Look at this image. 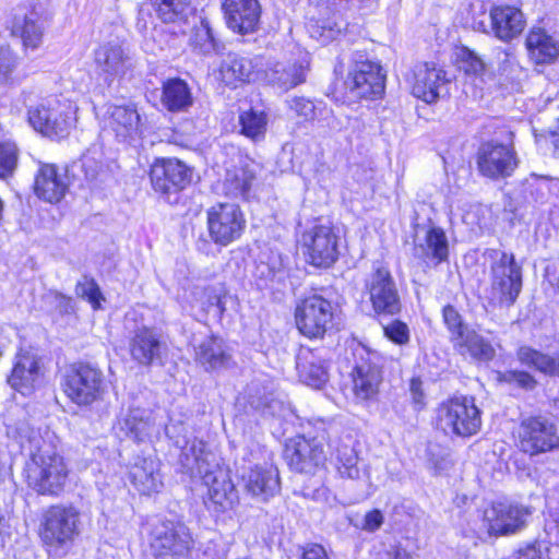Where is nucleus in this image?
I'll use <instances>...</instances> for the list:
<instances>
[{
	"mask_svg": "<svg viewBox=\"0 0 559 559\" xmlns=\"http://www.w3.org/2000/svg\"><path fill=\"white\" fill-rule=\"evenodd\" d=\"M24 104L29 124L45 136L64 138L75 124L76 107L69 99L47 96L35 103L29 94Z\"/></svg>",
	"mask_w": 559,
	"mask_h": 559,
	"instance_id": "nucleus-1",
	"label": "nucleus"
},
{
	"mask_svg": "<svg viewBox=\"0 0 559 559\" xmlns=\"http://www.w3.org/2000/svg\"><path fill=\"white\" fill-rule=\"evenodd\" d=\"M435 428L449 437L469 438L481 427V412L469 395L449 397L435 408Z\"/></svg>",
	"mask_w": 559,
	"mask_h": 559,
	"instance_id": "nucleus-2",
	"label": "nucleus"
},
{
	"mask_svg": "<svg viewBox=\"0 0 559 559\" xmlns=\"http://www.w3.org/2000/svg\"><path fill=\"white\" fill-rule=\"evenodd\" d=\"M25 475L28 486L35 491L55 496L66 485L68 467L63 457L50 444L43 443V447L31 453Z\"/></svg>",
	"mask_w": 559,
	"mask_h": 559,
	"instance_id": "nucleus-3",
	"label": "nucleus"
},
{
	"mask_svg": "<svg viewBox=\"0 0 559 559\" xmlns=\"http://www.w3.org/2000/svg\"><path fill=\"white\" fill-rule=\"evenodd\" d=\"M491 299L504 306L515 302L522 289V266L513 253L491 250Z\"/></svg>",
	"mask_w": 559,
	"mask_h": 559,
	"instance_id": "nucleus-4",
	"label": "nucleus"
},
{
	"mask_svg": "<svg viewBox=\"0 0 559 559\" xmlns=\"http://www.w3.org/2000/svg\"><path fill=\"white\" fill-rule=\"evenodd\" d=\"M246 224L245 213L236 203L218 202L206 211L209 237L215 245L226 247L238 240Z\"/></svg>",
	"mask_w": 559,
	"mask_h": 559,
	"instance_id": "nucleus-5",
	"label": "nucleus"
},
{
	"mask_svg": "<svg viewBox=\"0 0 559 559\" xmlns=\"http://www.w3.org/2000/svg\"><path fill=\"white\" fill-rule=\"evenodd\" d=\"M518 449L536 456L559 448V432L556 424L544 417L523 419L515 432Z\"/></svg>",
	"mask_w": 559,
	"mask_h": 559,
	"instance_id": "nucleus-6",
	"label": "nucleus"
},
{
	"mask_svg": "<svg viewBox=\"0 0 559 559\" xmlns=\"http://www.w3.org/2000/svg\"><path fill=\"white\" fill-rule=\"evenodd\" d=\"M295 320L302 335L319 338L333 328L334 309L330 300L316 294L310 295L297 304Z\"/></svg>",
	"mask_w": 559,
	"mask_h": 559,
	"instance_id": "nucleus-7",
	"label": "nucleus"
},
{
	"mask_svg": "<svg viewBox=\"0 0 559 559\" xmlns=\"http://www.w3.org/2000/svg\"><path fill=\"white\" fill-rule=\"evenodd\" d=\"M104 392L103 372L90 364L72 365L64 376V393L78 405H90Z\"/></svg>",
	"mask_w": 559,
	"mask_h": 559,
	"instance_id": "nucleus-8",
	"label": "nucleus"
},
{
	"mask_svg": "<svg viewBox=\"0 0 559 559\" xmlns=\"http://www.w3.org/2000/svg\"><path fill=\"white\" fill-rule=\"evenodd\" d=\"M80 513L73 507H49L43 514L40 538L49 546H63L79 535Z\"/></svg>",
	"mask_w": 559,
	"mask_h": 559,
	"instance_id": "nucleus-9",
	"label": "nucleus"
},
{
	"mask_svg": "<svg viewBox=\"0 0 559 559\" xmlns=\"http://www.w3.org/2000/svg\"><path fill=\"white\" fill-rule=\"evenodd\" d=\"M193 537L180 521H158L153 525L150 549L158 559L164 556H183L193 547Z\"/></svg>",
	"mask_w": 559,
	"mask_h": 559,
	"instance_id": "nucleus-10",
	"label": "nucleus"
},
{
	"mask_svg": "<svg viewBox=\"0 0 559 559\" xmlns=\"http://www.w3.org/2000/svg\"><path fill=\"white\" fill-rule=\"evenodd\" d=\"M340 237L331 224H317L301 235V246L314 266L329 267L338 258Z\"/></svg>",
	"mask_w": 559,
	"mask_h": 559,
	"instance_id": "nucleus-11",
	"label": "nucleus"
},
{
	"mask_svg": "<svg viewBox=\"0 0 559 559\" xmlns=\"http://www.w3.org/2000/svg\"><path fill=\"white\" fill-rule=\"evenodd\" d=\"M519 160L512 144L495 141L484 143L477 155L479 173L490 179L510 177L516 169Z\"/></svg>",
	"mask_w": 559,
	"mask_h": 559,
	"instance_id": "nucleus-12",
	"label": "nucleus"
},
{
	"mask_svg": "<svg viewBox=\"0 0 559 559\" xmlns=\"http://www.w3.org/2000/svg\"><path fill=\"white\" fill-rule=\"evenodd\" d=\"M284 456L292 469L312 474L325 462L322 441L318 438L296 436L287 441Z\"/></svg>",
	"mask_w": 559,
	"mask_h": 559,
	"instance_id": "nucleus-13",
	"label": "nucleus"
},
{
	"mask_svg": "<svg viewBox=\"0 0 559 559\" xmlns=\"http://www.w3.org/2000/svg\"><path fill=\"white\" fill-rule=\"evenodd\" d=\"M350 92L361 98L379 97L385 87V74L378 62L356 60L346 80Z\"/></svg>",
	"mask_w": 559,
	"mask_h": 559,
	"instance_id": "nucleus-14",
	"label": "nucleus"
},
{
	"mask_svg": "<svg viewBox=\"0 0 559 559\" xmlns=\"http://www.w3.org/2000/svg\"><path fill=\"white\" fill-rule=\"evenodd\" d=\"M369 299L377 313L396 314L401 310V300L390 271L378 266L366 283Z\"/></svg>",
	"mask_w": 559,
	"mask_h": 559,
	"instance_id": "nucleus-15",
	"label": "nucleus"
},
{
	"mask_svg": "<svg viewBox=\"0 0 559 559\" xmlns=\"http://www.w3.org/2000/svg\"><path fill=\"white\" fill-rule=\"evenodd\" d=\"M44 374L41 357L32 350L22 349L15 356L8 382L14 390L28 395L41 384Z\"/></svg>",
	"mask_w": 559,
	"mask_h": 559,
	"instance_id": "nucleus-16",
	"label": "nucleus"
},
{
	"mask_svg": "<svg viewBox=\"0 0 559 559\" xmlns=\"http://www.w3.org/2000/svg\"><path fill=\"white\" fill-rule=\"evenodd\" d=\"M80 168L91 190H103L114 182L117 164L106 157L103 148L95 144L82 155Z\"/></svg>",
	"mask_w": 559,
	"mask_h": 559,
	"instance_id": "nucleus-17",
	"label": "nucleus"
},
{
	"mask_svg": "<svg viewBox=\"0 0 559 559\" xmlns=\"http://www.w3.org/2000/svg\"><path fill=\"white\" fill-rule=\"evenodd\" d=\"M448 83L445 71L433 62L418 63L414 67L412 93L427 104L437 102L445 93Z\"/></svg>",
	"mask_w": 559,
	"mask_h": 559,
	"instance_id": "nucleus-18",
	"label": "nucleus"
},
{
	"mask_svg": "<svg viewBox=\"0 0 559 559\" xmlns=\"http://www.w3.org/2000/svg\"><path fill=\"white\" fill-rule=\"evenodd\" d=\"M96 72L107 84L124 76L132 68L129 50L119 43H105L94 51Z\"/></svg>",
	"mask_w": 559,
	"mask_h": 559,
	"instance_id": "nucleus-19",
	"label": "nucleus"
},
{
	"mask_svg": "<svg viewBox=\"0 0 559 559\" xmlns=\"http://www.w3.org/2000/svg\"><path fill=\"white\" fill-rule=\"evenodd\" d=\"M150 178L156 192L168 194L185 189L191 181V171L177 159L157 160L151 167Z\"/></svg>",
	"mask_w": 559,
	"mask_h": 559,
	"instance_id": "nucleus-20",
	"label": "nucleus"
},
{
	"mask_svg": "<svg viewBox=\"0 0 559 559\" xmlns=\"http://www.w3.org/2000/svg\"><path fill=\"white\" fill-rule=\"evenodd\" d=\"M530 514L527 508L510 502H493L487 507V521L493 536L514 534L525 525Z\"/></svg>",
	"mask_w": 559,
	"mask_h": 559,
	"instance_id": "nucleus-21",
	"label": "nucleus"
},
{
	"mask_svg": "<svg viewBox=\"0 0 559 559\" xmlns=\"http://www.w3.org/2000/svg\"><path fill=\"white\" fill-rule=\"evenodd\" d=\"M379 357L376 353L362 349L360 360L354 368V393L359 400L373 399L379 391L382 381L381 367L378 364Z\"/></svg>",
	"mask_w": 559,
	"mask_h": 559,
	"instance_id": "nucleus-22",
	"label": "nucleus"
},
{
	"mask_svg": "<svg viewBox=\"0 0 559 559\" xmlns=\"http://www.w3.org/2000/svg\"><path fill=\"white\" fill-rule=\"evenodd\" d=\"M246 491L261 501H267L280 491L277 468L271 463L257 464L241 474Z\"/></svg>",
	"mask_w": 559,
	"mask_h": 559,
	"instance_id": "nucleus-23",
	"label": "nucleus"
},
{
	"mask_svg": "<svg viewBox=\"0 0 559 559\" xmlns=\"http://www.w3.org/2000/svg\"><path fill=\"white\" fill-rule=\"evenodd\" d=\"M414 255L426 263L439 264L445 261L449 242L444 230L437 226L420 228L414 239Z\"/></svg>",
	"mask_w": 559,
	"mask_h": 559,
	"instance_id": "nucleus-24",
	"label": "nucleus"
},
{
	"mask_svg": "<svg viewBox=\"0 0 559 559\" xmlns=\"http://www.w3.org/2000/svg\"><path fill=\"white\" fill-rule=\"evenodd\" d=\"M223 10L226 24L233 32L250 34L258 28L261 16L258 0H225Z\"/></svg>",
	"mask_w": 559,
	"mask_h": 559,
	"instance_id": "nucleus-25",
	"label": "nucleus"
},
{
	"mask_svg": "<svg viewBox=\"0 0 559 559\" xmlns=\"http://www.w3.org/2000/svg\"><path fill=\"white\" fill-rule=\"evenodd\" d=\"M254 179L253 164L240 157L237 164L226 168L221 191L228 198L247 200Z\"/></svg>",
	"mask_w": 559,
	"mask_h": 559,
	"instance_id": "nucleus-26",
	"label": "nucleus"
},
{
	"mask_svg": "<svg viewBox=\"0 0 559 559\" xmlns=\"http://www.w3.org/2000/svg\"><path fill=\"white\" fill-rule=\"evenodd\" d=\"M525 27L521 10L511 5H497L490 10V32L502 41L519 36Z\"/></svg>",
	"mask_w": 559,
	"mask_h": 559,
	"instance_id": "nucleus-27",
	"label": "nucleus"
},
{
	"mask_svg": "<svg viewBox=\"0 0 559 559\" xmlns=\"http://www.w3.org/2000/svg\"><path fill=\"white\" fill-rule=\"evenodd\" d=\"M34 189L38 198L49 203H57L68 190L67 176L53 164H40Z\"/></svg>",
	"mask_w": 559,
	"mask_h": 559,
	"instance_id": "nucleus-28",
	"label": "nucleus"
},
{
	"mask_svg": "<svg viewBox=\"0 0 559 559\" xmlns=\"http://www.w3.org/2000/svg\"><path fill=\"white\" fill-rule=\"evenodd\" d=\"M308 67L306 56L294 62H275L265 70V79L270 84L288 91L306 81Z\"/></svg>",
	"mask_w": 559,
	"mask_h": 559,
	"instance_id": "nucleus-29",
	"label": "nucleus"
},
{
	"mask_svg": "<svg viewBox=\"0 0 559 559\" xmlns=\"http://www.w3.org/2000/svg\"><path fill=\"white\" fill-rule=\"evenodd\" d=\"M195 357L207 371L225 370L235 366L230 348L218 337H209L201 342Z\"/></svg>",
	"mask_w": 559,
	"mask_h": 559,
	"instance_id": "nucleus-30",
	"label": "nucleus"
},
{
	"mask_svg": "<svg viewBox=\"0 0 559 559\" xmlns=\"http://www.w3.org/2000/svg\"><path fill=\"white\" fill-rule=\"evenodd\" d=\"M255 68L253 59L229 52L221 63L219 75L226 85L237 87L255 79Z\"/></svg>",
	"mask_w": 559,
	"mask_h": 559,
	"instance_id": "nucleus-31",
	"label": "nucleus"
},
{
	"mask_svg": "<svg viewBox=\"0 0 559 559\" xmlns=\"http://www.w3.org/2000/svg\"><path fill=\"white\" fill-rule=\"evenodd\" d=\"M530 58L537 64H549L559 56V41L542 27H533L525 41Z\"/></svg>",
	"mask_w": 559,
	"mask_h": 559,
	"instance_id": "nucleus-32",
	"label": "nucleus"
},
{
	"mask_svg": "<svg viewBox=\"0 0 559 559\" xmlns=\"http://www.w3.org/2000/svg\"><path fill=\"white\" fill-rule=\"evenodd\" d=\"M211 453L202 440L193 439L186 442L180 454V464L185 473L190 476H203L209 483L211 473L209 471V457Z\"/></svg>",
	"mask_w": 559,
	"mask_h": 559,
	"instance_id": "nucleus-33",
	"label": "nucleus"
},
{
	"mask_svg": "<svg viewBox=\"0 0 559 559\" xmlns=\"http://www.w3.org/2000/svg\"><path fill=\"white\" fill-rule=\"evenodd\" d=\"M44 24L37 12L15 15L11 26V34L19 37L25 49H37L44 37Z\"/></svg>",
	"mask_w": 559,
	"mask_h": 559,
	"instance_id": "nucleus-34",
	"label": "nucleus"
},
{
	"mask_svg": "<svg viewBox=\"0 0 559 559\" xmlns=\"http://www.w3.org/2000/svg\"><path fill=\"white\" fill-rule=\"evenodd\" d=\"M330 447L333 450L335 467L343 478L359 479L365 472L358 466V455L354 448V440L347 436L344 439L333 441Z\"/></svg>",
	"mask_w": 559,
	"mask_h": 559,
	"instance_id": "nucleus-35",
	"label": "nucleus"
},
{
	"mask_svg": "<svg viewBox=\"0 0 559 559\" xmlns=\"http://www.w3.org/2000/svg\"><path fill=\"white\" fill-rule=\"evenodd\" d=\"M300 380L314 389L322 388L329 379L325 360L312 350L302 352L297 360Z\"/></svg>",
	"mask_w": 559,
	"mask_h": 559,
	"instance_id": "nucleus-36",
	"label": "nucleus"
},
{
	"mask_svg": "<svg viewBox=\"0 0 559 559\" xmlns=\"http://www.w3.org/2000/svg\"><path fill=\"white\" fill-rule=\"evenodd\" d=\"M160 103L171 112L186 111L193 103L192 93L186 81L169 79L163 84Z\"/></svg>",
	"mask_w": 559,
	"mask_h": 559,
	"instance_id": "nucleus-37",
	"label": "nucleus"
},
{
	"mask_svg": "<svg viewBox=\"0 0 559 559\" xmlns=\"http://www.w3.org/2000/svg\"><path fill=\"white\" fill-rule=\"evenodd\" d=\"M109 124L116 135L122 141L131 142L138 135L140 115L135 108L127 106H110L108 108Z\"/></svg>",
	"mask_w": 559,
	"mask_h": 559,
	"instance_id": "nucleus-38",
	"label": "nucleus"
},
{
	"mask_svg": "<svg viewBox=\"0 0 559 559\" xmlns=\"http://www.w3.org/2000/svg\"><path fill=\"white\" fill-rule=\"evenodd\" d=\"M453 346L461 355H468L476 361L487 362L496 355L492 344L472 329L465 332Z\"/></svg>",
	"mask_w": 559,
	"mask_h": 559,
	"instance_id": "nucleus-39",
	"label": "nucleus"
},
{
	"mask_svg": "<svg viewBox=\"0 0 559 559\" xmlns=\"http://www.w3.org/2000/svg\"><path fill=\"white\" fill-rule=\"evenodd\" d=\"M209 499L215 506L216 511H226L231 509L237 500V495L233 483L223 476L210 477ZM207 485L210 483H206Z\"/></svg>",
	"mask_w": 559,
	"mask_h": 559,
	"instance_id": "nucleus-40",
	"label": "nucleus"
},
{
	"mask_svg": "<svg viewBox=\"0 0 559 559\" xmlns=\"http://www.w3.org/2000/svg\"><path fill=\"white\" fill-rule=\"evenodd\" d=\"M159 20L164 23L186 21L191 13L190 0H148Z\"/></svg>",
	"mask_w": 559,
	"mask_h": 559,
	"instance_id": "nucleus-41",
	"label": "nucleus"
},
{
	"mask_svg": "<svg viewBox=\"0 0 559 559\" xmlns=\"http://www.w3.org/2000/svg\"><path fill=\"white\" fill-rule=\"evenodd\" d=\"M240 133L252 142L264 140L267 127V116L264 111L249 109L239 115Z\"/></svg>",
	"mask_w": 559,
	"mask_h": 559,
	"instance_id": "nucleus-42",
	"label": "nucleus"
},
{
	"mask_svg": "<svg viewBox=\"0 0 559 559\" xmlns=\"http://www.w3.org/2000/svg\"><path fill=\"white\" fill-rule=\"evenodd\" d=\"M194 301L206 312L214 311L222 316L225 311L226 292L222 285L195 287L193 290Z\"/></svg>",
	"mask_w": 559,
	"mask_h": 559,
	"instance_id": "nucleus-43",
	"label": "nucleus"
},
{
	"mask_svg": "<svg viewBox=\"0 0 559 559\" xmlns=\"http://www.w3.org/2000/svg\"><path fill=\"white\" fill-rule=\"evenodd\" d=\"M519 360L540 372L559 376V358L556 359L528 346H522L518 350Z\"/></svg>",
	"mask_w": 559,
	"mask_h": 559,
	"instance_id": "nucleus-44",
	"label": "nucleus"
},
{
	"mask_svg": "<svg viewBox=\"0 0 559 559\" xmlns=\"http://www.w3.org/2000/svg\"><path fill=\"white\" fill-rule=\"evenodd\" d=\"M21 151L10 138L0 139V180L12 179L19 168Z\"/></svg>",
	"mask_w": 559,
	"mask_h": 559,
	"instance_id": "nucleus-45",
	"label": "nucleus"
},
{
	"mask_svg": "<svg viewBox=\"0 0 559 559\" xmlns=\"http://www.w3.org/2000/svg\"><path fill=\"white\" fill-rule=\"evenodd\" d=\"M345 25V22L341 17L333 16L323 21L311 20L307 24V31L317 41L326 45L341 35Z\"/></svg>",
	"mask_w": 559,
	"mask_h": 559,
	"instance_id": "nucleus-46",
	"label": "nucleus"
},
{
	"mask_svg": "<svg viewBox=\"0 0 559 559\" xmlns=\"http://www.w3.org/2000/svg\"><path fill=\"white\" fill-rule=\"evenodd\" d=\"M489 525L490 522L487 521V508L468 512L461 523L463 534L466 537H475L477 539L493 536Z\"/></svg>",
	"mask_w": 559,
	"mask_h": 559,
	"instance_id": "nucleus-47",
	"label": "nucleus"
},
{
	"mask_svg": "<svg viewBox=\"0 0 559 559\" xmlns=\"http://www.w3.org/2000/svg\"><path fill=\"white\" fill-rule=\"evenodd\" d=\"M190 43L194 50L205 56L218 50V43L209 20L201 19L200 24L193 29Z\"/></svg>",
	"mask_w": 559,
	"mask_h": 559,
	"instance_id": "nucleus-48",
	"label": "nucleus"
},
{
	"mask_svg": "<svg viewBox=\"0 0 559 559\" xmlns=\"http://www.w3.org/2000/svg\"><path fill=\"white\" fill-rule=\"evenodd\" d=\"M142 365L157 362L164 365L167 357V345L156 335L142 330Z\"/></svg>",
	"mask_w": 559,
	"mask_h": 559,
	"instance_id": "nucleus-49",
	"label": "nucleus"
},
{
	"mask_svg": "<svg viewBox=\"0 0 559 559\" xmlns=\"http://www.w3.org/2000/svg\"><path fill=\"white\" fill-rule=\"evenodd\" d=\"M19 57L9 46H0V88L14 83Z\"/></svg>",
	"mask_w": 559,
	"mask_h": 559,
	"instance_id": "nucleus-50",
	"label": "nucleus"
},
{
	"mask_svg": "<svg viewBox=\"0 0 559 559\" xmlns=\"http://www.w3.org/2000/svg\"><path fill=\"white\" fill-rule=\"evenodd\" d=\"M142 471L145 478H142V495H152L163 488L162 475L159 473V463L154 460H143Z\"/></svg>",
	"mask_w": 559,
	"mask_h": 559,
	"instance_id": "nucleus-51",
	"label": "nucleus"
},
{
	"mask_svg": "<svg viewBox=\"0 0 559 559\" xmlns=\"http://www.w3.org/2000/svg\"><path fill=\"white\" fill-rule=\"evenodd\" d=\"M442 316L443 322L450 333V340L454 345L460 337L469 330V328L464 324L461 314L453 306H445L443 308Z\"/></svg>",
	"mask_w": 559,
	"mask_h": 559,
	"instance_id": "nucleus-52",
	"label": "nucleus"
},
{
	"mask_svg": "<svg viewBox=\"0 0 559 559\" xmlns=\"http://www.w3.org/2000/svg\"><path fill=\"white\" fill-rule=\"evenodd\" d=\"M15 433L20 439V444L22 449H27L29 454L38 450L39 447H43L45 443L41 440L39 431L32 427L28 423L23 421L20 423L15 427Z\"/></svg>",
	"mask_w": 559,
	"mask_h": 559,
	"instance_id": "nucleus-53",
	"label": "nucleus"
},
{
	"mask_svg": "<svg viewBox=\"0 0 559 559\" xmlns=\"http://www.w3.org/2000/svg\"><path fill=\"white\" fill-rule=\"evenodd\" d=\"M140 408L138 406H130L127 411H122L118 426L119 429L134 441L140 439Z\"/></svg>",
	"mask_w": 559,
	"mask_h": 559,
	"instance_id": "nucleus-54",
	"label": "nucleus"
},
{
	"mask_svg": "<svg viewBox=\"0 0 559 559\" xmlns=\"http://www.w3.org/2000/svg\"><path fill=\"white\" fill-rule=\"evenodd\" d=\"M75 292L78 296L85 298L94 309H98L100 307L103 297L100 289L94 280L85 277L82 282L78 283Z\"/></svg>",
	"mask_w": 559,
	"mask_h": 559,
	"instance_id": "nucleus-55",
	"label": "nucleus"
},
{
	"mask_svg": "<svg viewBox=\"0 0 559 559\" xmlns=\"http://www.w3.org/2000/svg\"><path fill=\"white\" fill-rule=\"evenodd\" d=\"M496 380L498 382L514 383L524 389H532L536 383L531 374L525 371L516 370L497 371Z\"/></svg>",
	"mask_w": 559,
	"mask_h": 559,
	"instance_id": "nucleus-56",
	"label": "nucleus"
},
{
	"mask_svg": "<svg viewBox=\"0 0 559 559\" xmlns=\"http://www.w3.org/2000/svg\"><path fill=\"white\" fill-rule=\"evenodd\" d=\"M384 335L397 345H405L409 342V329L406 323L393 320L383 326Z\"/></svg>",
	"mask_w": 559,
	"mask_h": 559,
	"instance_id": "nucleus-57",
	"label": "nucleus"
},
{
	"mask_svg": "<svg viewBox=\"0 0 559 559\" xmlns=\"http://www.w3.org/2000/svg\"><path fill=\"white\" fill-rule=\"evenodd\" d=\"M461 68L468 74L479 75L485 70V63L480 57L469 49H463L460 55Z\"/></svg>",
	"mask_w": 559,
	"mask_h": 559,
	"instance_id": "nucleus-58",
	"label": "nucleus"
},
{
	"mask_svg": "<svg viewBox=\"0 0 559 559\" xmlns=\"http://www.w3.org/2000/svg\"><path fill=\"white\" fill-rule=\"evenodd\" d=\"M47 300L60 316H69L75 312V306L71 297L52 292L47 295Z\"/></svg>",
	"mask_w": 559,
	"mask_h": 559,
	"instance_id": "nucleus-59",
	"label": "nucleus"
},
{
	"mask_svg": "<svg viewBox=\"0 0 559 559\" xmlns=\"http://www.w3.org/2000/svg\"><path fill=\"white\" fill-rule=\"evenodd\" d=\"M289 108L296 112L297 116L305 120L314 119L317 107L314 104L304 97H294L288 102Z\"/></svg>",
	"mask_w": 559,
	"mask_h": 559,
	"instance_id": "nucleus-60",
	"label": "nucleus"
},
{
	"mask_svg": "<svg viewBox=\"0 0 559 559\" xmlns=\"http://www.w3.org/2000/svg\"><path fill=\"white\" fill-rule=\"evenodd\" d=\"M409 393L412 397V402L416 411H420L424 408L425 402V393L423 390V382L419 378H413L409 383Z\"/></svg>",
	"mask_w": 559,
	"mask_h": 559,
	"instance_id": "nucleus-61",
	"label": "nucleus"
},
{
	"mask_svg": "<svg viewBox=\"0 0 559 559\" xmlns=\"http://www.w3.org/2000/svg\"><path fill=\"white\" fill-rule=\"evenodd\" d=\"M384 518L380 510L374 509L366 513L360 528L367 532H376L383 524Z\"/></svg>",
	"mask_w": 559,
	"mask_h": 559,
	"instance_id": "nucleus-62",
	"label": "nucleus"
},
{
	"mask_svg": "<svg viewBox=\"0 0 559 559\" xmlns=\"http://www.w3.org/2000/svg\"><path fill=\"white\" fill-rule=\"evenodd\" d=\"M520 559H549L548 549L542 544L531 545L524 549Z\"/></svg>",
	"mask_w": 559,
	"mask_h": 559,
	"instance_id": "nucleus-63",
	"label": "nucleus"
},
{
	"mask_svg": "<svg viewBox=\"0 0 559 559\" xmlns=\"http://www.w3.org/2000/svg\"><path fill=\"white\" fill-rule=\"evenodd\" d=\"M257 386L258 385L254 382H252L247 389V394H248V402L250 403V405L252 407L259 409L267 404V399H266L265 394L260 395V393L258 391H257V393L253 394V392H255Z\"/></svg>",
	"mask_w": 559,
	"mask_h": 559,
	"instance_id": "nucleus-64",
	"label": "nucleus"
}]
</instances>
